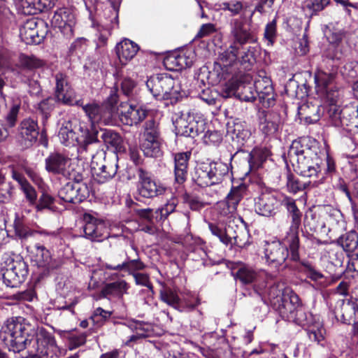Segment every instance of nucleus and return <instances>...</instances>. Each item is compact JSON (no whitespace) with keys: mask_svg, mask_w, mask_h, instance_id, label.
<instances>
[{"mask_svg":"<svg viewBox=\"0 0 358 358\" xmlns=\"http://www.w3.org/2000/svg\"><path fill=\"white\" fill-rule=\"evenodd\" d=\"M55 98L59 102L68 105H81L80 100H76L73 89L68 83L67 78L62 73L55 75Z\"/></svg>","mask_w":358,"mask_h":358,"instance_id":"obj_19","label":"nucleus"},{"mask_svg":"<svg viewBox=\"0 0 358 358\" xmlns=\"http://www.w3.org/2000/svg\"><path fill=\"white\" fill-rule=\"evenodd\" d=\"M305 138L293 141L290 145L287 157L294 171L303 177L318 178L313 180V185L317 186L324 182L321 164L317 149L309 146Z\"/></svg>","mask_w":358,"mask_h":358,"instance_id":"obj_3","label":"nucleus"},{"mask_svg":"<svg viewBox=\"0 0 358 358\" xmlns=\"http://www.w3.org/2000/svg\"><path fill=\"white\" fill-rule=\"evenodd\" d=\"M19 134L26 147L31 146L39 134L38 122L32 118L24 119L19 127Z\"/></svg>","mask_w":358,"mask_h":358,"instance_id":"obj_27","label":"nucleus"},{"mask_svg":"<svg viewBox=\"0 0 358 358\" xmlns=\"http://www.w3.org/2000/svg\"><path fill=\"white\" fill-rule=\"evenodd\" d=\"M259 129L264 134L270 135L278 130V124L271 120L270 115L265 114L260 119Z\"/></svg>","mask_w":358,"mask_h":358,"instance_id":"obj_50","label":"nucleus"},{"mask_svg":"<svg viewBox=\"0 0 358 358\" xmlns=\"http://www.w3.org/2000/svg\"><path fill=\"white\" fill-rule=\"evenodd\" d=\"M91 169L94 179L99 183H104L111 180L117 173V157L106 159V152L98 150L95 154L91 153Z\"/></svg>","mask_w":358,"mask_h":358,"instance_id":"obj_9","label":"nucleus"},{"mask_svg":"<svg viewBox=\"0 0 358 358\" xmlns=\"http://www.w3.org/2000/svg\"><path fill=\"white\" fill-rule=\"evenodd\" d=\"M276 33V22L273 20L265 28L264 37L270 44H273Z\"/></svg>","mask_w":358,"mask_h":358,"instance_id":"obj_61","label":"nucleus"},{"mask_svg":"<svg viewBox=\"0 0 358 358\" xmlns=\"http://www.w3.org/2000/svg\"><path fill=\"white\" fill-rule=\"evenodd\" d=\"M106 268L114 271H127L129 274L132 275L134 273H138V271L143 270L145 268V265L139 259H132L129 261L123 262L121 264L113 265L111 264L106 263L104 264Z\"/></svg>","mask_w":358,"mask_h":358,"instance_id":"obj_34","label":"nucleus"},{"mask_svg":"<svg viewBox=\"0 0 358 358\" xmlns=\"http://www.w3.org/2000/svg\"><path fill=\"white\" fill-rule=\"evenodd\" d=\"M191 153L180 152L175 155V180L178 184L183 183L187 176V166Z\"/></svg>","mask_w":358,"mask_h":358,"instance_id":"obj_30","label":"nucleus"},{"mask_svg":"<svg viewBox=\"0 0 358 358\" xmlns=\"http://www.w3.org/2000/svg\"><path fill=\"white\" fill-rule=\"evenodd\" d=\"M118 101V95L117 93V89L113 88L110 90V94L106 99L104 103L106 109H111L112 110V117H113V114L115 111V106Z\"/></svg>","mask_w":358,"mask_h":358,"instance_id":"obj_58","label":"nucleus"},{"mask_svg":"<svg viewBox=\"0 0 358 358\" xmlns=\"http://www.w3.org/2000/svg\"><path fill=\"white\" fill-rule=\"evenodd\" d=\"M13 226L16 234L20 238H26L32 234V232L27 226L23 217L16 215Z\"/></svg>","mask_w":358,"mask_h":358,"instance_id":"obj_51","label":"nucleus"},{"mask_svg":"<svg viewBox=\"0 0 358 358\" xmlns=\"http://www.w3.org/2000/svg\"><path fill=\"white\" fill-rule=\"evenodd\" d=\"M357 305L347 299H339L334 308L331 311L336 322L350 324L357 320Z\"/></svg>","mask_w":358,"mask_h":358,"instance_id":"obj_18","label":"nucleus"},{"mask_svg":"<svg viewBox=\"0 0 358 358\" xmlns=\"http://www.w3.org/2000/svg\"><path fill=\"white\" fill-rule=\"evenodd\" d=\"M194 62V54L191 50L182 51L169 56L165 62L171 63L176 67L175 70H180L190 67Z\"/></svg>","mask_w":358,"mask_h":358,"instance_id":"obj_32","label":"nucleus"},{"mask_svg":"<svg viewBox=\"0 0 358 358\" xmlns=\"http://www.w3.org/2000/svg\"><path fill=\"white\" fill-rule=\"evenodd\" d=\"M268 151L266 149H254L249 155V164L252 169H257L268 157Z\"/></svg>","mask_w":358,"mask_h":358,"instance_id":"obj_45","label":"nucleus"},{"mask_svg":"<svg viewBox=\"0 0 358 358\" xmlns=\"http://www.w3.org/2000/svg\"><path fill=\"white\" fill-rule=\"evenodd\" d=\"M287 188L289 192L296 194L303 189V185L292 173L287 175Z\"/></svg>","mask_w":358,"mask_h":358,"instance_id":"obj_55","label":"nucleus"},{"mask_svg":"<svg viewBox=\"0 0 358 358\" xmlns=\"http://www.w3.org/2000/svg\"><path fill=\"white\" fill-rule=\"evenodd\" d=\"M141 150L149 157H157L161 155V138L143 139Z\"/></svg>","mask_w":358,"mask_h":358,"instance_id":"obj_39","label":"nucleus"},{"mask_svg":"<svg viewBox=\"0 0 358 358\" xmlns=\"http://www.w3.org/2000/svg\"><path fill=\"white\" fill-rule=\"evenodd\" d=\"M132 276L137 285L147 287L150 290H152V285L150 281L148 275L142 273H134Z\"/></svg>","mask_w":358,"mask_h":358,"instance_id":"obj_64","label":"nucleus"},{"mask_svg":"<svg viewBox=\"0 0 358 358\" xmlns=\"http://www.w3.org/2000/svg\"><path fill=\"white\" fill-rule=\"evenodd\" d=\"M229 171L228 165L222 162L203 164L196 170L194 181L201 187L218 185Z\"/></svg>","mask_w":358,"mask_h":358,"instance_id":"obj_8","label":"nucleus"},{"mask_svg":"<svg viewBox=\"0 0 358 358\" xmlns=\"http://www.w3.org/2000/svg\"><path fill=\"white\" fill-rule=\"evenodd\" d=\"M90 194V189L86 183L69 182L58 192L61 200L67 203H78L86 199Z\"/></svg>","mask_w":358,"mask_h":358,"instance_id":"obj_14","label":"nucleus"},{"mask_svg":"<svg viewBox=\"0 0 358 358\" xmlns=\"http://www.w3.org/2000/svg\"><path fill=\"white\" fill-rule=\"evenodd\" d=\"M160 299L167 305L180 311L182 310L180 306V299L178 294L170 288H164L160 290Z\"/></svg>","mask_w":358,"mask_h":358,"instance_id":"obj_41","label":"nucleus"},{"mask_svg":"<svg viewBox=\"0 0 358 358\" xmlns=\"http://www.w3.org/2000/svg\"><path fill=\"white\" fill-rule=\"evenodd\" d=\"M146 86L152 95L158 99L177 101L185 95V92L181 90L178 80L166 73L150 76L146 82Z\"/></svg>","mask_w":358,"mask_h":358,"instance_id":"obj_6","label":"nucleus"},{"mask_svg":"<svg viewBox=\"0 0 358 358\" xmlns=\"http://www.w3.org/2000/svg\"><path fill=\"white\" fill-rule=\"evenodd\" d=\"M236 272H233V275L236 280H238L243 285H249L254 282L258 278V273L253 267L242 262L236 264L234 268Z\"/></svg>","mask_w":358,"mask_h":358,"instance_id":"obj_29","label":"nucleus"},{"mask_svg":"<svg viewBox=\"0 0 358 358\" xmlns=\"http://www.w3.org/2000/svg\"><path fill=\"white\" fill-rule=\"evenodd\" d=\"M0 338L10 351L20 352L33 342V350L44 358L58 356L59 349L55 337L43 328L36 329L25 318L8 319L0 330Z\"/></svg>","mask_w":358,"mask_h":358,"instance_id":"obj_1","label":"nucleus"},{"mask_svg":"<svg viewBox=\"0 0 358 358\" xmlns=\"http://www.w3.org/2000/svg\"><path fill=\"white\" fill-rule=\"evenodd\" d=\"M143 138H161L159 124L154 119H149L145 122L143 125Z\"/></svg>","mask_w":358,"mask_h":358,"instance_id":"obj_43","label":"nucleus"},{"mask_svg":"<svg viewBox=\"0 0 358 358\" xmlns=\"http://www.w3.org/2000/svg\"><path fill=\"white\" fill-rule=\"evenodd\" d=\"M252 88L250 85H244L241 93H238L239 99L242 101L252 102L258 98L255 92L252 91Z\"/></svg>","mask_w":358,"mask_h":358,"instance_id":"obj_60","label":"nucleus"},{"mask_svg":"<svg viewBox=\"0 0 358 358\" xmlns=\"http://www.w3.org/2000/svg\"><path fill=\"white\" fill-rule=\"evenodd\" d=\"M307 334L310 341L323 345L322 342L324 340L325 329L320 322L315 321L310 324L307 329Z\"/></svg>","mask_w":358,"mask_h":358,"instance_id":"obj_42","label":"nucleus"},{"mask_svg":"<svg viewBox=\"0 0 358 358\" xmlns=\"http://www.w3.org/2000/svg\"><path fill=\"white\" fill-rule=\"evenodd\" d=\"M123 324L134 333L125 342L126 345L129 346L132 343H136L139 339L150 337L153 334V325L151 323L131 320L123 323Z\"/></svg>","mask_w":358,"mask_h":358,"instance_id":"obj_25","label":"nucleus"},{"mask_svg":"<svg viewBox=\"0 0 358 358\" xmlns=\"http://www.w3.org/2000/svg\"><path fill=\"white\" fill-rule=\"evenodd\" d=\"M22 190L25 194L27 199L31 203H36L37 194L35 189L29 183H26L21 187Z\"/></svg>","mask_w":358,"mask_h":358,"instance_id":"obj_63","label":"nucleus"},{"mask_svg":"<svg viewBox=\"0 0 358 358\" xmlns=\"http://www.w3.org/2000/svg\"><path fill=\"white\" fill-rule=\"evenodd\" d=\"M98 132L83 120L65 122L59 129L58 136L60 142L66 146L78 145V152H87L91 147L98 145Z\"/></svg>","mask_w":358,"mask_h":358,"instance_id":"obj_4","label":"nucleus"},{"mask_svg":"<svg viewBox=\"0 0 358 358\" xmlns=\"http://www.w3.org/2000/svg\"><path fill=\"white\" fill-rule=\"evenodd\" d=\"M111 13L110 20L102 22L99 27V43L101 45H105L108 41L109 36L111 34V30L118 26V15L115 10H110Z\"/></svg>","mask_w":358,"mask_h":358,"instance_id":"obj_33","label":"nucleus"},{"mask_svg":"<svg viewBox=\"0 0 358 358\" xmlns=\"http://www.w3.org/2000/svg\"><path fill=\"white\" fill-rule=\"evenodd\" d=\"M129 285L124 280L106 284L101 291V295L103 298H122L127 293Z\"/></svg>","mask_w":358,"mask_h":358,"instance_id":"obj_31","label":"nucleus"},{"mask_svg":"<svg viewBox=\"0 0 358 358\" xmlns=\"http://www.w3.org/2000/svg\"><path fill=\"white\" fill-rule=\"evenodd\" d=\"M137 173L139 178L138 192L141 196L150 199L162 195L165 192L166 187L152 180L148 172L139 168Z\"/></svg>","mask_w":358,"mask_h":358,"instance_id":"obj_16","label":"nucleus"},{"mask_svg":"<svg viewBox=\"0 0 358 358\" xmlns=\"http://www.w3.org/2000/svg\"><path fill=\"white\" fill-rule=\"evenodd\" d=\"M20 110V106L13 105L8 111L5 116L6 124L8 127H13L17 122V115Z\"/></svg>","mask_w":358,"mask_h":358,"instance_id":"obj_57","label":"nucleus"},{"mask_svg":"<svg viewBox=\"0 0 358 358\" xmlns=\"http://www.w3.org/2000/svg\"><path fill=\"white\" fill-rule=\"evenodd\" d=\"M254 88L260 102H266L269 106L274 101L271 80L264 72L260 73L255 78Z\"/></svg>","mask_w":358,"mask_h":358,"instance_id":"obj_23","label":"nucleus"},{"mask_svg":"<svg viewBox=\"0 0 358 358\" xmlns=\"http://www.w3.org/2000/svg\"><path fill=\"white\" fill-rule=\"evenodd\" d=\"M83 109L87 115L90 123L87 122L93 129L94 123L103 122L104 124H110L113 122L112 110L106 109L104 105H99L96 103H91L83 106Z\"/></svg>","mask_w":358,"mask_h":358,"instance_id":"obj_20","label":"nucleus"},{"mask_svg":"<svg viewBox=\"0 0 358 358\" xmlns=\"http://www.w3.org/2000/svg\"><path fill=\"white\" fill-rule=\"evenodd\" d=\"M208 228L213 235L217 236L219 240L224 245H229L231 241V237L227 234L226 230L217 226L213 222H208Z\"/></svg>","mask_w":358,"mask_h":358,"instance_id":"obj_52","label":"nucleus"},{"mask_svg":"<svg viewBox=\"0 0 358 358\" xmlns=\"http://www.w3.org/2000/svg\"><path fill=\"white\" fill-rule=\"evenodd\" d=\"M230 39L231 43L227 49L220 54V64L224 67L250 70L255 62V47L247 44L255 43L257 38L249 24L243 19L236 18L230 23Z\"/></svg>","mask_w":358,"mask_h":358,"instance_id":"obj_2","label":"nucleus"},{"mask_svg":"<svg viewBox=\"0 0 358 358\" xmlns=\"http://www.w3.org/2000/svg\"><path fill=\"white\" fill-rule=\"evenodd\" d=\"M254 292L264 303H266L267 300L275 299L278 296L280 293V291L278 290L275 285L271 286L268 289L265 291H262L259 287L255 286L254 287Z\"/></svg>","mask_w":358,"mask_h":358,"instance_id":"obj_49","label":"nucleus"},{"mask_svg":"<svg viewBox=\"0 0 358 358\" xmlns=\"http://www.w3.org/2000/svg\"><path fill=\"white\" fill-rule=\"evenodd\" d=\"M250 234L245 230L240 231L234 236V243L239 248H243L250 245Z\"/></svg>","mask_w":358,"mask_h":358,"instance_id":"obj_59","label":"nucleus"},{"mask_svg":"<svg viewBox=\"0 0 358 358\" xmlns=\"http://www.w3.org/2000/svg\"><path fill=\"white\" fill-rule=\"evenodd\" d=\"M148 111L138 106H134L128 103L121 104L120 119L127 125L132 126L142 122L147 116Z\"/></svg>","mask_w":358,"mask_h":358,"instance_id":"obj_24","label":"nucleus"},{"mask_svg":"<svg viewBox=\"0 0 358 358\" xmlns=\"http://www.w3.org/2000/svg\"><path fill=\"white\" fill-rule=\"evenodd\" d=\"M55 99L53 98H48L41 101L38 104V110L41 111L43 115V124H45L50 112L55 107Z\"/></svg>","mask_w":358,"mask_h":358,"instance_id":"obj_53","label":"nucleus"},{"mask_svg":"<svg viewBox=\"0 0 358 358\" xmlns=\"http://www.w3.org/2000/svg\"><path fill=\"white\" fill-rule=\"evenodd\" d=\"M337 241L345 252H352L358 247V234L350 231L341 236Z\"/></svg>","mask_w":358,"mask_h":358,"instance_id":"obj_38","label":"nucleus"},{"mask_svg":"<svg viewBox=\"0 0 358 358\" xmlns=\"http://www.w3.org/2000/svg\"><path fill=\"white\" fill-rule=\"evenodd\" d=\"M35 18L27 20L20 28V36L27 44H39L43 40V33H39L38 25H43Z\"/></svg>","mask_w":358,"mask_h":358,"instance_id":"obj_22","label":"nucleus"},{"mask_svg":"<svg viewBox=\"0 0 358 358\" xmlns=\"http://www.w3.org/2000/svg\"><path fill=\"white\" fill-rule=\"evenodd\" d=\"M321 95H325L328 103L327 113L332 123L336 127H343L348 124V118L345 114L348 113L349 108L341 107V93L338 89H327V91Z\"/></svg>","mask_w":358,"mask_h":358,"instance_id":"obj_11","label":"nucleus"},{"mask_svg":"<svg viewBox=\"0 0 358 358\" xmlns=\"http://www.w3.org/2000/svg\"><path fill=\"white\" fill-rule=\"evenodd\" d=\"M20 64L22 68L32 70L44 66L45 62L34 55L22 54L20 56Z\"/></svg>","mask_w":358,"mask_h":358,"instance_id":"obj_44","label":"nucleus"},{"mask_svg":"<svg viewBox=\"0 0 358 358\" xmlns=\"http://www.w3.org/2000/svg\"><path fill=\"white\" fill-rule=\"evenodd\" d=\"M302 213H298L294 215H288L290 219V225L287 231L283 241L288 244L290 250V259L297 262L300 259L299 229L301 223Z\"/></svg>","mask_w":358,"mask_h":358,"instance_id":"obj_15","label":"nucleus"},{"mask_svg":"<svg viewBox=\"0 0 358 358\" xmlns=\"http://www.w3.org/2000/svg\"><path fill=\"white\" fill-rule=\"evenodd\" d=\"M19 10L24 15H36L42 12L46 7L43 0H17Z\"/></svg>","mask_w":358,"mask_h":358,"instance_id":"obj_35","label":"nucleus"},{"mask_svg":"<svg viewBox=\"0 0 358 358\" xmlns=\"http://www.w3.org/2000/svg\"><path fill=\"white\" fill-rule=\"evenodd\" d=\"M101 138L108 147L111 146L115 148H117L122 142L120 135L110 129L102 131Z\"/></svg>","mask_w":358,"mask_h":358,"instance_id":"obj_46","label":"nucleus"},{"mask_svg":"<svg viewBox=\"0 0 358 358\" xmlns=\"http://www.w3.org/2000/svg\"><path fill=\"white\" fill-rule=\"evenodd\" d=\"M206 126V120L203 116L194 112L182 114L176 121V129L178 134L192 138L205 133Z\"/></svg>","mask_w":358,"mask_h":358,"instance_id":"obj_10","label":"nucleus"},{"mask_svg":"<svg viewBox=\"0 0 358 358\" xmlns=\"http://www.w3.org/2000/svg\"><path fill=\"white\" fill-rule=\"evenodd\" d=\"M138 45L129 39H124L116 45L115 51L122 65H126L136 55Z\"/></svg>","mask_w":358,"mask_h":358,"instance_id":"obj_28","label":"nucleus"},{"mask_svg":"<svg viewBox=\"0 0 358 358\" xmlns=\"http://www.w3.org/2000/svg\"><path fill=\"white\" fill-rule=\"evenodd\" d=\"M76 24L75 12L70 8L57 9L51 19L52 26L57 28L66 38H71L74 36Z\"/></svg>","mask_w":358,"mask_h":358,"instance_id":"obj_12","label":"nucleus"},{"mask_svg":"<svg viewBox=\"0 0 358 358\" xmlns=\"http://www.w3.org/2000/svg\"><path fill=\"white\" fill-rule=\"evenodd\" d=\"M112 315V312L106 310L101 307L96 308L90 317L94 325L99 327L105 324Z\"/></svg>","mask_w":358,"mask_h":358,"instance_id":"obj_47","label":"nucleus"},{"mask_svg":"<svg viewBox=\"0 0 358 358\" xmlns=\"http://www.w3.org/2000/svg\"><path fill=\"white\" fill-rule=\"evenodd\" d=\"M55 199L48 194L43 193L39 198L38 203L36 205L37 210L41 211L45 209L54 210Z\"/></svg>","mask_w":358,"mask_h":358,"instance_id":"obj_54","label":"nucleus"},{"mask_svg":"<svg viewBox=\"0 0 358 358\" xmlns=\"http://www.w3.org/2000/svg\"><path fill=\"white\" fill-rule=\"evenodd\" d=\"M335 73H326L322 70H318L315 74V88L318 94H324L329 86L331 85L335 79Z\"/></svg>","mask_w":358,"mask_h":358,"instance_id":"obj_36","label":"nucleus"},{"mask_svg":"<svg viewBox=\"0 0 358 358\" xmlns=\"http://www.w3.org/2000/svg\"><path fill=\"white\" fill-rule=\"evenodd\" d=\"M302 272L306 276L314 281L320 288L325 287L328 285L326 277L313 265L309 263H303Z\"/></svg>","mask_w":358,"mask_h":358,"instance_id":"obj_37","label":"nucleus"},{"mask_svg":"<svg viewBox=\"0 0 358 358\" xmlns=\"http://www.w3.org/2000/svg\"><path fill=\"white\" fill-rule=\"evenodd\" d=\"M280 242L268 243L264 250L265 258L268 264L278 267L282 265L289 257L288 244Z\"/></svg>","mask_w":358,"mask_h":358,"instance_id":"obj_21","label":"nucleus"},{"mask_svg":"<svg viewBox=\"0 0 358 358\" xmlns=\"http://www.w3.org/2000/svg\"><path fill=\"white\" fill-rule=\"evenodd\" d=\"M84 237L92 241L100 242L108 238V230L105 222L90 213L83 215Z\"/></svg>","mask_w":358,"mask_h":358,"instance_id":"obj_13","label":"nucleus"},{"mask_svg":"<svg viewBox=\"0 0 358 358\" xmlns=\"http://www.w3.org/2000/svg\"><path fill=\"white\" fill-rule=\"evenodd\" d=\"M36 262L38 266L45 267L48 270L52 268L50 252L44 246L39 244L35 245Z\"/></svg>","mask_w":358,"mask_h":358,"instance_id":"obj_40","label":"nucleus"},{"mask_svg":"<svg viewBox=\"0 0 358 358\" xmlns=\"http://www.w3.org/2000/svg\"><path fill=\"white\" fill-rule=\"evenodd\" d=\"M177 205L178 199L175 197H172L164 206L156 210V218L159 220H165L171 213L175 211Z\"/></svg>","mask_w":358,"mask_h":358,"instance_id":"obj_48","label":"nucleus"},{"mask_svg":"<svg viewBox=\"0 0 358 358\" xmlns=\"http://www.w3.org/2000/svg\"><path fill=\"white\" fill-rule=\"evenodd\" d=\"M281 206H284L288 213V215L301 213L296 204V201L289 196L282 195Z\"/></svg>","mask_w":358,"mask_h":358,"instance_id":"obj_56","label":"nucleus"},{"mask_svg":"<svg viewBox=\"0 0 358 358\" xmlns=\"http://www.w3.org/2000/svg\"><path fill=\"white\" fill-rule=\"evenodd\" d=\"M27 274L28 266L22 257L13 253L3 255L0 275L7 287H19L25 280Z\"/></svg>","mask_w":358,"mask_h":358,"instance_id":"obj_5","label":"nucleus"},{"mask_svg":"<svg viewBox=\"0 0 358 358\" xmlns=\"http://www.w3.org/2000/svg\"><path fill=\"white\" fill-rule=\"evenodd\" d=\"M45 169L53 174L67 176L70 159L59 153H52L45 159Z\"/></svg>","mask_w":358,"mask_h":358,"instance_id":"obj_26","label":"nucleus"},{"mask_svg":"<svg viewBox=\"0 0 358 358\" xmlns=\"http://www.w3.org/2000/svg\"><path fill=\"white\" fill-rule=\"evenodd\" d=\"M282 203V196L265 192L261 194L255 202V212L264 217L274 216L280 209Z\"/></svg>","mask_w":358,"mask_h":358,"instance_id":"obj_17","label":"nucleus"},{"mask_svg":"<svg viewBox=\"0 0 358 358\" xmlns=\"http://www.w3.org/2000/svg\"><path fill=\"white\" fill-rule=\"evenodd\" d=\"M239 87L240 86L236 82L230 81L223 88L222 94L225 98L231 97L238 93Z\"/></svg>","mask_w":358,"mask_h":358,"instance_id":"obj_62","label":"nucleus"},{"mask_svg":"<svg viewBox=\"0 0 358 358\" xmlns=\"http://www.w3.org/2000/svg\"><path fill=\"white\" fill-rule=\"evenodd\" d=\"M246 190L247 187L244 184L232 187L226 197L216 203L215 210L220 220L226 222L235 220H242L238 215L237 208Z\"/></svg>","mask_w":358,"mask_h":358,"instance_id":"obj_7","label":"nucleus"}]
</instances>
